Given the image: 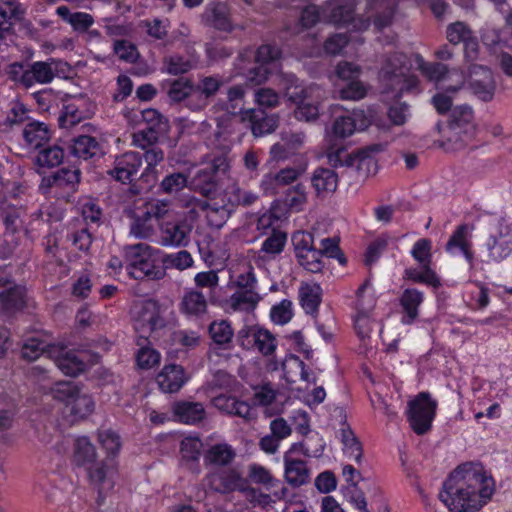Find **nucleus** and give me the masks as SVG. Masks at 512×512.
I'll list each match as a JSON object with an SVG mask.
<instances>
[{
  "label": "nucleus",
  "instance_id": "nucleus-1",
  "mask_svg": "<svg viewBox=\"0 0 512 512\" xmlns=\"http://www.w3.org/2000/svg\"><path fill=\"white\" fill-rule=\"evenodd\" d=\"M494 480L480 463H464L453 470L439 493L452 512H476L492 497Z\"/></svg>",
  "mask_w": 512,
  "mask_h": 512
},
{
  "label": "nucleus",
  "instance_id": "nucleus-2",
  "mask_svg": "<svg viewBox=\"0 0 512 512\" xmlns=\"http://www.w3.org/2000/svg\"><path fill=\"white\" fill-rule=\"evenodd\" d=\"M182 206L190 209L191 218L197 216V210L204 211L208 225L215 229H221L235 211L225 190L205 199L190 196L183 200Z\"/></svg>",
  "mask_w": 512,
  "mask_h": 512
},
{
  "label": "nucleus",
  "instance_id": "nucleus-3",
  "mask_svg": "<svg viewBox=\"0 0 512 512\" xmlns=\"http://www.w3.org/2000/svg\"><path fill=\"white\" fill-rule=\"evenodd\" d=\"M81 175V170L75 166L62 167L42 177L39 191L45 196L69 202L78 191Z\"/></svg>",
  "mask_w": 512,
  "mask_h": 512
},
{
  "label": "nucleus",
  "instance_id": "nucleus-4",
  "mask_svg": "<svg viewBox=\"0 0 512 512\" xmlns=\"http://www.w3.org/2000/svg\"><path fill=\"white\" fill-rule=\"evenodd\" d=\"M409 61L403 53L389 56L379 73L380 80L387 92L396 91L397 96L417 85V78L409 75Z\"/></svg>",
  "mask_w": 512,
  "mask_h": 512
},
{
  "label": "nucleus",
  "instance_id": "nucleus-5",
  "mask_svg": "<svg viewBox=\"0 0 512 512\" xmlns=\"http://www.w3.org/2000/svg\"><path fill=\"white\" fill-rule=\"evenodd\" d=\"M229 168L230 158H226L225 155H214L196 170L190 180V187L205 198L217 194V177L225 174Z\"/></svg>",
  "mask_w": 512,
  "mask_h": 512
},
{
  "label": "nucleus",
  "instance_id": "nucleus-6",
  "mask_svg": "<svg viewBox=\"0 0 512 512\" xmlns=\"http://www.w3.org/2000/svg\"><path fill=\"white\" fill-rule=\"evenodd\" d=\"M72 73L71 65L57 58H48L46 61L33 62L29 69L25 70L20 82L25 87H31L34 83L49 84L54 78H68Z\"/></svg>",
  "mask_w": 512,
  "mask_h": 512
},
{
  "label": "nucleus",
  "instance_id": "nucleus-7",
  "mask_svg": "<svg viewBox=\"0 0 512 512\" xmlns=\"http://www.w3.org/2000/svg\"><path fill=\"white\" fill-rule=\"evenodd\" d=\"M436 409L437 401L431 398L429 392H420L408 402L407 417L416 434L423 435L431 429Z\"/></svg>",
  "mask_w": 512,
  "mask_h": 512
},
{
  "label": "nucleus",
  "instance_id": "nucleus-8",
  "mask_svg": "<svg viewBox=\"0 0 512 512\" xmlns=\"http://www.w3.org/2000/svg\"><path fill=\"white\" fill-rule=\"evenodd\" d=\"M53 394L55 399L65 403L70 414L76 418H84L94 409V401L91 396L81 393L72 382L57 383Z\"/></svg>",
  "mask_w": 512,
  "mask_h": 512
},
{
  "label": "nucleus",
  "instance_id": "nucleus-9",
  "mask_svg": "<svg viewBox=\"0 0 512 512\" xmlns=\"http://www.w3.org/2000/svg\"><path fill=\"white\" fill-rule=\"evenodd\" d=\"M466 85L469 91L483 102L491 101L495 95L496 81L487 66L471 64L468 68Z\"/></svg>",
  "mask_w": 512,
  "mask_h": 512
},
{
  "label": "nucleus",
  "instance_id": "nucleus-10",
  "mask_svg": "<svg viewBox=\"0 0 512 512\" xmlns=\"http://www.w3.org/2000/svg\"><path fill=\"white\" fill-rule=\"evenodd\" d=\"M96 111V105L85 95H77L65 100L58 117L62 128H70L85 119L91 118Z\"/></svg>",
  "mask_w": 512,
  "mask_h": 512
},
{
  "label": "nucleus",
  "instance_id": "nucleus-11",
  "mask_svg": "<svg viewBox=\"0 0 512 512\" xmlns=\"http://www.w3.org/2000/svg\"><path fill=\"white\" fill-rule=\"evenodd\" d=\"M193 228L190 216L175 221H164L159 225L160 244L164 247H187L191 241Z\"/></svg>",
  "mask_w": 512,
  "mask_h": 512
},
{
  "label": "nucleus",
  "instance_id": "nucleus-12",
  "mask_svg": "<svg viewBox=\"0 0 512 512\" xmlns=\"http://www.w3.org/2000/svg\"><path fill=\"white\" fill-rule=\"evenodd\" d=\"M223 85L224 79L220 75L199 77L197 83L194 84V94L188 99L187 108L193 112L204 110Z\"/></svg>",
  "mask_w": 512,
  "mask_h": 512
},
{
  "label": "nucleus",
  "instance_id": "nucleus-13",
  "mask_svg": "<svg viewBox=\"0 0 512 512\" xmlns=\"http://www.w3.org/2000/svg\"><path fill=\"white\" fill-rule=\"evenodd\" d=\"M216 130L209 138V145L212 149L218 150L219 155L229 158V153L234 145L233 135L237 120L228 114H221L215 118Z\"/></svg>",
  "mask_w": 512,
  "mask_h": 512
},
{
  "label": "nucleus",
  "instance_id": "nucleus-14",
  "mask_svg": "<svg viewBox=\"0 0 512 512\" xmlns=\"http://www.w3.org/2000/svg\"><path fill=\"white\" fill-rule=\"evenodd\" d=\"M141 166L142 155L130 151L116 157L114 167L108 171V174L119 182L131 183L138 177Z\"/></svg>",
  "mask_w": 512,
  "mask_h": 512
},
{
  "label": "nucleus",
  "instance_id": "nucleus-15",
  "mask_svg": "<svg viewBox=\"0 0 512 512\" xmlns=\"http://www.w3.org/2000/svg\"><path fill=\"white\" fill-rule=\"evenodd\" d=\"M370 125V118L364 110L354 109L350 114L337 117L332 125L336 138H347L356 131H363Z\"/></svg>",
  "mask_w": 512,
  "mask_h": 512
},
{
  "label": "nucleus",
  "instance_id": "nucleus-16",
  "mask_svg": "<svg viewBox=\"0 0 512 512\" xmlns=\"http://www.w3.org/2000/svg\"><path fill=\"white\" fill-rule=\"evenodd\" d=\"M303 172L302 168L286 167L276 173H267L260 181V188L265 195H276L282 187L294 183Z\"/></svg>",
  "mask_w": 512,
  "mask_h": 512
},
{
  "label": "nucleus",
  "instance_id": "nucleus-17",
  "mask_svg": "<svg viewBox=\"0 0 512 512\" xmlns=\"http://www.w3.org/2000/svg\"><path fill=\"white\" fill-rule=\"evenodd\" d=\"M472 227L468 224L459 225L446 243V251L451 255L462 254L470 267L473 266L474 253L472 251Z\"/></svg>",
  "mask_w": 512,
  "mask_h": 512
},
{
  "label": "nucleus",
  "instance_id": "nucleus-18",
  "mask_svg": "<svg viewBox=\"0 0 512 512\" xmlns=\"http://www.w3.org/2000/svg\"><path fill=\"white\" fill-rule=\"evenodd\" d=\"M246 95V87L244 85H233L226 90L224 99H219L212 107L211 111L216 114H228L231 118H237L238 114L242 115L244 100Z\"/></svg>",
  "mask_w": 512,
  "mask_h": 512
},
{
  "label": "nucleus",
  "instance_id": "nucleus-19",
  "mask_svg": "<svg viewBox=\"0 0 512 512\" xmlns=\"http://www.w3.org/2000/svg\"><path fill=\"white\" fill-rule=\"evenodd\" d=\"M382 150L383 145L381 144H372L359 149L354 153L353 159L349 160L351 163L350 168H354L359 177L363 179L376 174L378 166L375 154Z\"/></svg>",
  "mask_w": 512,
  "mask_h": 512
},
{
  "label": "nucleus",
  "instance_id": "nucleus-20",
  "mask_svg": "<svg viewBox=\"0 0 512 512\" xmlns=\"http://www.w3.org/2000/svg\"><path fill=\"white\" fill-rule=\"evenodd\" d=\"M241 120L248 122L252 134L255 137H261L275 131L278 126V117L276 115H267L261 109H247L242 112Z\"/></svg>",
  "mask_w": 512,
  "mask_h": 512
},
{
  "label": "nucleus",
  "instance_id": "nucleus-21",
  "mask_svg": "<svg viewBox=\"0 0 512 512\" xmlns=\"http://www.w3.org/2000/svg\"><path fill=\"white\" fill-rule=\"evenodd\" d=\"M211 488L221 494L233 491H242L245 488V481L236 469H227L208 475Z\"/></svg>",
  "mask_w": 512,
  "mask_h": 512
},
{
  "label": "nucleus",
  "instance_id": "nucleus-22",
  "mask_svg": "<svg viewBox=\"0 0 512 512\" xmlns=\"http://www.w3.org/2000/svg\"><path fill=\"white\" fill-rule=\"evenodd\" d=\"M396 8L395 0H367L366 17L378 30L392 23Z\"/></svg>",
  "mask_w": 512,
  "mask_h": 512
},
{
  "label": "nucleus",
  "instance_id": "nucleus-23",
  "mask_svg": "<svg viewBox=\"0 0 512 512\" xmlns=\"http://www.w3.org/2000/svg\"><path fill=\"white\" fill-rule=\"evenodd\" d=\"M355 0H328L322 7L323 19L334 24H346L353 20Z\"/></svg>",
  "mask_w": 512,
  "mask_h": 512
},
{
  "label": "nucleus",
  "instance_id": "nucleus-24",
  "mask_svg": "<svg viewBox=\"0 0 512 512\" xmlns=\"http://www.w3.org/2000/svg\"><path fill=\"white\" fill-rule=\"evenodd\" d=\"M207 26L224 32H231L233 25L230 19V10L224 2H212L208 4L202 15Z\"/></svg>",
  "mask_w": 512,
  "mask_h": 512
},
{
  "label": "nucleus",
  "instance_id": "nucleus-25",
  "mask_svg": "<svg viewBox=\"0 0 512 512\" xmlns=\"http://www.w3.org/2000/svg\"><path fill=\"white\" fill-rule=\"evenodd\" d=\"M188 377L180 365H165L156 377V382L165 393H175L186 383Z\"/></svg>",
  "mask_w": 512,
  "mask_h": 512
},
{
  "label": "nucleus",
  "instance_id": "nucleus-26",
  "mask_svg": "<svg viewBox=\"0 0 512 512\" xmlns=\"http://www.w3.org/2000/svg\"><path fill=\"white\" fill-rule=\"evenodd\" d=\"M164 326V319L160 314V306L156 300L148 299L141 303L135 329L152 332Z\"/></svg>",
  "mask_w": 512,
  "mask_h": 512
},
{
  "label": "nucleus",
  "instance_id": "nucleus-27",
  "mask_svg": "<svg viewBox=\"0 0 512 512\" xmlns=\"http://www.w3.org/2000/svg\"><path fill=\"white\" fill-rule=\"evenodd\" d=\"M399 301L403 312L401 322L405 325L412 324L419 316V307L424 301V294L418 289L407 288L402 292Z\"/></svg>",
  "mask_w": 512,
  "mask_h": 512
},
{
  "label": "nucleus",
  "instance_id": "nucleus-28",
  "mask_svg": "<svg viewBox=\"0 0 512 512\" xmlns=\"http://www.w3.org/2000/svg\"><path fill=\"white\" fill-rule=\"evenodd\" d=\"M285 479L287 483L296 488L309 483L310 470L307 463L300 459H293L287 454L284 456Z\"/></svg>",
  "mask_w": 512,
  "mask_h": 512
},
{
  "label": "nucleus",
  "instance_id": "nucleus-29",
  "mask_svg": "<svg viewBox=\"0 0 512 512\" xmlns=\"http://www.w3.org/2000/svg\"><path fill=\"white\" fill-rule=\"evenodd\" d=\"M203 443L198 437L188 436L181 441L180 453L183 465L194 473L200 472L199 459Z\"/></svg>",
  "mask_w": 512,
  "mask_h": 512
},
{
  "label": "nucleus",
  "instance_id": "nucleus-30",
  "mask_svg": "<svg viewBox=\"0 0 512 512\" xmlns=\"http://www.w3.org/2000/svg\"><path fill=\"white\" fill-rule=\"evenodd\" d=\"M236 457L235 449L228 443H217L204 453L205 466L224 467L230 465Z\"/></svg>",
  "mask_w": 512,
  "mask_h": 512
},
{
  "label": "nucleus",
  "instance_id": "nucleus-31",
  "mask_svg": "<svg viewBox=\"0 0 512 512\" xmlns=\"http://www.w3.org/2000/svg\"><path fill=\"white\" fill-rule=\"evenodd\" d=\"M448 125L455 133L464 132L467 134L473 132L475 124L472 107L467 104L454 107L451 110Z\"/></svg>",
  "mask_w": 512,
  "mask_h": 512
},
{
  "label": "nucleus",
  "instance_id": "nucleus-32",
  "mask_svg": "<svg viewBox=\"0 0 512 512\" xmlns=\"http://www.w3.org/2000/svg\"><path fill=\"white\" fill-rule=\"evenodd\" d=\"M71 151L75 157L84 160L99 158L104 154L102 144L95 137L89 135H80L74 138Z\"/></svg>",
  "mask_w": 512,
  "mask_h": 512
},
{
  "label": "nucleus",
  "instance_id": "nucleus-33",
  "mask_svg": "<svg viewBox=\"0 0 512 512\" xmlns=\"http://www.w3.org/2000/svg\"><path fill=\"white\" fill-rule=\"evenodd\" d=\"M368 284L369 281L366 280L356 291L355 308L358 313L355 318V328L357 330L358 335L361 338L368 337L371 332V327L369 325L368 319V312L373 307V303L372 301H370L369 305H365L363 299V295Z\"/></svg>",
  "mask_w": 512,
  "mask_h": 512
},
{
  "label": "nucleus",
  "instance_id": "nucleus-34",
  "mask_svg": "<svg viewBox=\"0 0 512 512\" xmlns=\"http://www.w3.org/2000/svg\"><path fill=\"white\" fill-rule=\"evenodd\" d=\"M311 185L317 196H325L336 191L338 175L332 169L318 167L312 173Z\"/></svg>",
  "mask_w": 512,
  "mask_h": 512
},
{
  "label": "nucleus",
  "instance_id": "nucleus-35",
  "mask_svg": "<svg viewBox=\"0 0 512 512\" xmlns=\"http://www.w3.org/2000/svg\"><path fill=\"white\" fill-rule=\"evenodd\" d=\"M85 356L84 353L75 351L63 352L56 357L55 364L65 375L75 377L87 368Z\"/></svg>",
  "mask_w": 512,
  "mask_h": 512
},
{
  "label": "nucleus",
  "instance_id": "nucleus-36",
  "mask_svg": "<svg viewBox=\"0 0 512 512\" xmlns=\"http://www.w3.org/2000/svg\"><path fill=\"white\" fill-rule=\"evenodd\" d=\"M306 136L302 132L285 133L282 135V143L274 144L270 149V154L275 159H286L290 154L300 149Z\"/></svg>",
  "mask_w": 512,
  "mask_h": 512
},
{
  "label": "nucleus",
  "instance_id": "nucleus-37",
  "mask_svg": "<svg viewBox=\"0 0 512 512\" xmlns=\"http://www.w3.org/2000/svg\"><path fill=\"white\" fill-rule=\"evenodd\" d=\"M299 300L305 313L316 316L322 301V288L319 284L302 283L299 288Z\"/></svg>",
  "mask_w": 512,
  "mask_h": 512
},
{
  "label": "nucleus",
  "instance_id": "nucleus-38",
  "mask_svg": "<svg viewBox=\"0 0 512 512\" xmlns=\"http://www.w3.org/2000/svg\"><path fill=\"white\" fill-rule=\"evenodd\" d=\"M215 405L227 414L238 416L246 421L255 418L251 406L232 396H219L215 399Z\"/></svg>",
  "mask_w": 512,
  "mask_h": 512
},
{
  "label": "nucleus",
  "instance_id": "nucleus-39",
  "mask_svg": "<svg viewBox=\"0 0 512 512\" xmlns=\"http://www.w3.org/2000/svg\"><path fill=\"white\" fill-rule=\"evenodd\" d=\"M180 310L187 316L199 317L207 311V300L202 292L186 289L180 303Z\"/></svg>",
  "mask_w": 512,
  "mask_h": 512
},
{
  "label": "nucleus",
  "instance_id": "nucleus-40",
  "mask_svg": "<svg viewBox=\"0 0 512 512\" xmlns=\"http://www.w3.org/2000/svg\"><path fill=\"white\" fill-rule=\"evenodd\" d=\"M198 60L193 56L171 54L163 58L162 71L170 75H182L188 73L197 66Z\"/></svg>",
  "mask_w": 512,
  "mask_h": 512
},
{
  "label": "nucleus",
  "instance_id": "nucleus-41",
  "mask_svg": "<svg viewBox=\"0 0 512 512\" xmlns=\"http://www.w3.org/2000/svg\"><path fill=\"white\" fill-rule=\"evenodd\" d=\"M50 129L47 124L39 121L28 122L23 129L26 144L32 148L40 149L50 139Z\"/></svg>",
  "mask_w": 512,
  "mask_h": 512
},
{
  "label": "nucleus",
  "instance_id": "nucleus-42",
  "mask_svg": "<svg viewBox=\"0 0 512 512\" xmlns=\"http://www.w3.org/2000/svg\"><path fill=\"white\" fill-rule=\"evenodd\" d=\"M64 157L65 151L61 146L57 144L42 146L35 157L34 163L38 168L52 169L61 165Z\"/></svg>",
  "mask_w": 512,
  "mask_h": 512
},
{
  "label": "nucleus",
  "instance_id": "nucleus-43",
  "mask_svg": "<svg viewBox=\"0 0 512 512\" xmlns=\"http://www.w3.org/2000/svg\"><path fill=\"white\" fill-rule=\"evenodd\" d=\"M127 274L135 280H161L165 277L166 271L163 266L156 264L151 256H148Z\"/></svg>",
  "mask_w": 512,
  "mask_h": 512
},
{
  "label": "nucleus",
  "instance_id": "nucleus-44",
  "mask_svg": "<svg viewBox=\"0 0 512 512\" xmlns=\"http://www.w3.org/2000/svg\"><path fill=\"white\" fill-rule=\"evenodd\" d=\"M56 14L77 32H85L94 24V18L91 14L86 12L72 13L67 6H59L56 9Z\"/></svg>",
  "mask_w": 512,
  "mask_h": 512
},
{
  "label": "nucleus",
  "instance_id": "nucleus-45",
  "mask_svg": "<svg viewBox=\"0 0 512 512\" xmlns=\"http://www.w3.org/2000/svg\"><path fill=\"white\" fill-rule=\"evenodd\" d=\"M175 416L179 421L186 424H194L204 418L205 410L201 403L198 402H178L173 408Z\"/></svg>",
  "mask_w": 512,
  "mask_h": 512
},
{
  "label": "nucleus",
  "instance_id": "nucleus-46",
  "mask_svg": "<svg viewBox=\"0 0 512 512\" xmlns=\"http://www.w3.org/2000/svg\"><path fill=\"white\" fill-rule=\"evenodd\" d=\"M282 370L284 373V378L289 383H294V375L299 374L300 379L305 382H316V378L310 377V373L306 369L305 363L296 355H290L285 358L282 363Z\"/></svg>",
  "mask_w": 512,
  "mask_h": 512
},
{
  "label": "nucleus",
  "instance_id": "nucleus-47",
  "mask_svg": "<svg viewBox=\"0 0 512 512\" xmlns=\"http://www.w3.org/2000/svg\"><path fill=\"white\" fill-rule=\"evenodd\" d=\"M139 347L136 353L137 364L142 369H150L160 362V353L150 346L148 336L141 335L136 340Z\"/></svg>",
  "mask_w": 512,
  "mask_h": 512
},
{
  "label": "nucleus",
  "instance_id": "nucleus-48",
  "mask_svg": "<svg viewBox=\"0 0 512 512\" xmlns=\"http://www.w3.org/2000/svg\"><path fill=\"white\" fill-rule=\"evenodd\" d=\"M96 449L88 437L82 436L75 440L73 463L77 466H89L96 460Z\"/></svg>",
  "mask_w": 512,
  "mask_h": 512
},
{
  "label": "nucleus",
  "instance_id": "nucleus-49",
  "mask_svg": "<svg viewBox=\"0 0 512 512\" xmlns=\"http://www.w3.org/2000/svg\"><path fill=\"white\" fill-rule=\"evenodd\" d=\"M25 306V288L21 285L10 286L0 292V308L2 311L10 312L22 309Z\"/></svg>",
  "mask_w": 512,
  "mask_h": 512
},
{
  "label": "nucleus",
  "instance_id": "nucleus-50",
  "mask_svg": "<svg viewBox=\"0 0 512 512\" xmlns=\"http://www.w3.org/2000/svg\"><path fill=\"white\" fill-rule=\"evenodd\" d=\"M130 235L137 239H148L155 233L154 220L142 209L139 214L131 216Z\"/></svg>",
  "mask_w": 512,
  "mask_h": 512
},
{
  "label": "nucleus",
  "instance_id": "nucleus-51",
  "mask_svg": "<svg viewBox=\"0 0 512 512\" xmlns=\"http://www.w3.org/2000/svg\"><path fill=\"white\" fill-rule=\"evenodd\" d=\"M486 245L492 261L499 262L507 258L512 252V240L508 235L502 233L498 236H490Z\"/></svg>",
  "mask_w": 512,
  "mask_h": 512
},
{
  "label": "nucleus",
  "instance_id": "nucleus-52",
  "mask_svg": "<svg viewBox=\"0 0 512 512\" xmlns=\"http://www.w3.org/2000/svg\"><path fill=\"white\" fill-rule=\"evenodd\" d=\"M167 95L172 102L179 103L183 100L188 103V99L194 94V84L188 78H179L167 83ZM187 107V104H185Z\"/></svg>",
  "mask_w": 512,
  "mask_h": 512
},
{
  "label": "nucleus",
  "instance_id": "nucleus-53",
  "mask_svg": "<svg viewBox=\"0 0 512 512\" xmlns=\"http://www.w3.org/2000/svg\"><path fill=\"white\" fill-rule=\"evenodd\" d=\"M87 469L89 478L93 484L100 488H105L106 485L108 488L113 486L114 467L112 465L107 462H93Z\"/></svg>",
  "mask_w": 512,
  "mask_h": 512
},
{
  "label": "nucleus",
  "instance_id": "nucleus-54",
  "mask_svg": "<svg viewBox=\"0 0 512 512\" xmlns=\"http://www.w3.org/2000/svg\"><path fill=\"white\" fill-rule=\"evenodd\" d=\"M261 297L257 291H235L229 298L228 304L233 311H252L256 308Z\"/></svg>",
  "mask_w": 512,
  "mask_h": 512
},
{
  "label": "nucleus",
  "instance_id": "nucleus-55",
  "mask_svg": "<svg viewBox=\"0 0 512 512\" xmlns=\"http://www.w3.org/2000/svg\"><path fill=\"white\" fill-rule=\"evenodd\" d=\"M139 116L145 125L144 128L164 136L168 133L170 128L169 122L158 110L154 108L144 109L139 111Z\"/></svg>",
  "mask_w": 512,
  "mask_h": 512
},
{
  "label": "nucleus",
  "instance_id": "nucleus-56",
  "mask_svg": "<svg viewBox=\"0 0 512 512\" xmlns=\"http://www.w3.org/2000/svg\"><path fill=\"white\" fill-rule=\"evenodd\" d=\"M188 185V176L183 172L167 174L159 183L158 192L167 195H177Z\"/></svg>",
  "mask_w": 512,
  "mask_h": 512
},
{
  "label": "nucleus",
  "instance_id": "nucleus-57",
  "mask_svg": "<svg viewBox=\"0 0 512 512\" xmlns=\"http://www.w3.org/2000/svg\"><path fill=\"white\" fill-rule=\"evenodd\" d=\"M9 10L0 7V28L2 32L15 34L14 21H20L24 16V10L21 5L15 2L7 3Z\"/></svg>",
  "mask_w": 512,
  "mask_h": 512
},
{
  "label": "nucleus",
  "instance_id": "nucleus-58",
  "mask_svg": "<svg viewBox=\"0 0 512 512\" xmlns=\"http://www.w3.org/2000/svg\"><path fill=\"white\" fill-rule=\"evenodd\" d=\"M209 334L215 344L227 348L232 341L234 331L228 321L221 320L210 324Z\"/></svg>",
  "mask_w": 512,
  "mask_h": 512
},
{
  "label": "nucleus",
  "instance_id": "nucleus-59",
  "mask_svg": "<svg viewBox=\"0 0 512 512\" xmlns=\"http://www.w3.org/2000/svg\"><path fill=\"white\" fill-rule=\"evenodd\" d=\"M151 247L144 243H138L134 245H129L124 248L125 254V270L126 273L131 271L134 267L137 266L139 262L146 259L148 256H151Z\"/></svg>",
  "mask_w": 512,
  "mask_h": 512
},
{
  "label": "nucleus",
  "instance_id": "nucleus-60",
  "mask_svg": "<svg viewBox=\"0 0 512 512\" xmlns=\"http://www.w3.org/2000/svg\"><path fill=\"white\" fill-rule=\"evenodd\" d=\"M296 258L298 263L309 272L319 273L324 268L323 255L318 247L307 250Z\"/></svg>",
  "mask_w": 512,
  "mask_h": 512
},
{
  "label": "nucleus",
  "instance_id": "nucleus-61",
  "mask_svg": "<svg viewBox=\"0 0 512 512\" xmlns=\"http://www.w3.org/2000/svg\"><path fill=\"white\" fill-rule=\"evenodd\" d=\"M163 267L174 268L179 271L191 268L194 264L192 255L187 250H180L175 253L165 254L162 258Z\"/></svg>",
  "mask_w": 512,
  "mask_h": 512
},
{
  "label": "nucleus",
  "instance_id": "nucleus-62",
  "mask_svg": "<svg viewBox=\"0 0 512 512\" xmlns=\"http://www.w3.org/2000/svg\"><path fill=\"white\" fill-rule=\"evenodd\" d=\"M264 356L272 355L277 347L274 335L267 329L258 328L254 331L253 347Z\"/></svg>",
  "mask_w": 512,
  "mask_h": 512
},
{
  "label": "nucleus",
  "instance_id": "nucleus-63",
  "mask_svg": "<svg viewBox=\"0 0 512 512\" xmlns=\"http://www.w3.org/2000/svg\"><path fill=\"white\" fill-rule=\"evenodd\" d=\"M284 202L290 210L301 211L307 202L306 187L302 183H298L287 189Z\"/></svg>",
  "mask_w": 512,
  "mask_h": 512
},
{
  "label": "nucleus",
  "instance_id": "nucleus-64",
  "mask_svg": "<svg viewBox=\"0 0 512 512\" xmlns=\"http://www.w3.org/2000/svg\"><path fill=\"white\" fill-rule=\"evenodd\" d=\"M171 209L172 202L169 199H152L143 205V210L155 221L166 217Z\"/></svg>",
  "mask_w": 512,
  "mask_h": 512
}]
</instances>
